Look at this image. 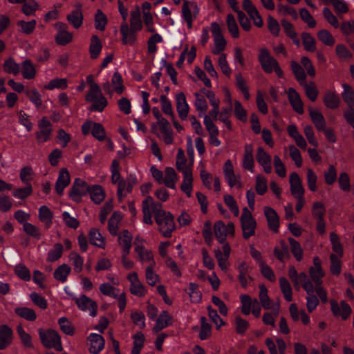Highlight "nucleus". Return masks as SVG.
I'll list each match as a JSON object with an SVG mask.
<instances>
[{
  "label": "nucleus",
  "instance_id": "obj_1",
  "mask_svg": "<svg viewBox=\"0 0 354 354\" xmlns=\"http://www.w3.org/2000/svg\"><path fill=\"white\" fill-rule=\"evenodd\" d=\"M39 336L43 346L47 348H54L57 351H62L63 346L59 333L53 329H38Z\"/></svg>",
  "mask_w": 354,
  "mask_h": 354
},
{
  "label": "nucleus",
  "instance_id": "obj_2",
  "mask_svg": "<svg viewBox=\"0 0 354 354\" xmlns=\"http://www.w3.org/2000/svg\"><path fill=\"white\" fill-rule=\"evenodd\" d=\"M240 220L243 231V237L245 239H248L255 234L257 222L248 207H245L243 209Z\"/></svg>",
  "mask_w": 354,
  "mask_h": 354
},
{
  "label": "nucleus",
  "instance_id": "obj_3",
  "mask_svg": "<svg viewBox=\"0 0 354 354\" xmlns=\"http://www.w3.org/2000/svg\"><path fill=\"white\" fill-rule=\"evenodd\" d=\"M156 223L158 225V230L166 238L171 236V232L175 230L174 217L167 212L162 217L156 218Z\"/></svg>",
  "mask_w": 354,
  "mask_h": 354
},
{
  "label": "nucleus",
  "instance_id": "obj_4",
  "mask_svg": "<svg viewBox=\"0 0 354 354\" xmlns=\"http://www.w3.org/2000/svg\"><path fill=\"white\" fill-rule=\"evenodd\" d=\"M88 191L89 186L86 182L77 178L75 179L68 195L73 201L78 203L81 201L82 197L86 196Z\"/></svg>",
  "mask_w": 354,
  "mask_h": 354
},
{
  "label": "nucleus",
  "instance_id": "obj_5",
  "mask_svg": "<svg viewBox=\"0 0 354 354\" xmlns=\"http://www.w3.org/2000/svg\"><path fill=\"white\" fill-rule=\"evenodd\" d=\"M214 232L218 241L220 243H223L227 234L232 237L234 236V225L233 223H228L225 225L222 221H218L214 225Z\"/></svg>",
  "mask_w": 354,
  "mask_h": 354
},
{
  "label": "nucleus",
  "instance_id": "obj_6",
  "mask_svg": "<svg viewBox=\"0 0 354 354\" xmlns=\"http://www.w3.org/2000/svg\"><path fill=\"white\" fill-rule=\"evenodd\" d=\"M211 30L214 40V48L212 53L217 55L225 49L226 41L223 36L221 28L218 23H212Z\"/></svg>",
  "mask_w": 354,
  "mask_h": 354
},
{
  "label": "nucleus",
  "instance_id": "obj_7",
  "mask_svg": "<svg viewBox=\"0 0 354 354\" xmlns=\"http://www.w3.org/2000/svg\"><path fill=\"white\" fill-rule=\"evenodd\" d=\"M38 127L39 131L35 133L36 139L38 143L41 144L49 140L52 132V126L46 118H43L39 122Z\"/></svg>",
  "mask_w": 354,
  "mask_h": 354
},
{
  "label": "nucleus",
  "instance_id": "obj_8",
  "mask_svg": "<svg viewBox=\"0 0 354 354\" xmlns=\"http://www.w3.org/2000/svg\"><path fill=\"white\" fill-rule=\"evenodd\" d=\"M330 306L333 315L335 317H342L344 320H346L351 314V308L344 301H342L339 306L335 300L332 299L330 300Z\"/></svg>",
  "mask_w": 354,
  "mask_h": 354
},
{
  "label": "nucleus",
  "instance_id": "obj_9",
  "mask_svg": "<svg viewBox=\"0 0 354 354\" xmlns=\"http://www.w3.org/2000/svg\"><path fill=\"white\" fill-rule=\"evenodd\" d=\"M259 61L263 70L267 73H271L273 71V67L278 63L275 58L270 56L268 50L266 48L261 49Z\"/></svg>",
  "mask_w": 354,
  "mask_h": 354
},
{
  "label": "nucleus",
  "instance_id": "obj_10",
  "mask_svg": "<svg viewBox=\"0 0 354 354\" xmlns=\"http://www.w3.org/2000/svg\"><path fill=\"white\" fill-rule=\"evenodd\" d=\"M223 173L225 178L227 181L230 187H233L235 185H238L239 188L241 187L240 177L235 175L234 167L230 160H227L225 162L223 166Z\"/></svg>",
  "mask_w": 354,
  "mask_h": 354
},
{
  "label": "nucleus",
  "instance_id": "obj_11",
  "mask_svg": "<svg viewBox=\"0 0 354 354\" xmlns=\"http://www.w3.org/2000/svg\"><path fill=\"white\" fill-rule=\"evenodd\" d=\"M75 301L80 309L82 310L88 309L91 316L95 317L96 315L97 305L95 301H93L85 295H82L80 298H75Z\"/></svg>",
  "mask_w": 354,
  "mask_h": 354
},
{
  "label": "nucleus",
  "instance_id": "obj_12",
  "mask_svg": "<svg viewBox=\"0 0 354 354\" xmlns=\"http://www.w3.org/2000/svg\"><path fill=\"white\" fill-rule=\"evenodd\" d=\"M128 279L131 282L129 288L131 293L139 297H143L146 293V289L139 281L137 273H130L128 275Z\"/></svg>",
  "mask_w": 354,
  "mask_h": 354
},
{
  "label": "nucleus",
  "instance_id": "obj_13",
  "mask_svg": "<svg viewBox=\"0 0 354 354\" xmlns=\"http://www.w3.org/2000/svg\"><path fill=\"white\" fill-rule=\"evenodd\" d=\"M290 192L294 197L304 196V189L301 184V180L296 172L290 175Z\"/></svg>",
  "mask_w": 354,
  "mask_h": 354
},
{
  "label": "nucleus",
  "instance_id": "obj_14",
  "mask_svg": "<svg viewBox=\"0 0 354 354\" xmlns=\"http://www.w3.org/2000/svg\"><path fill=\"white\" fill-rule=\"evenodd\" d=\"M71 182L70 174L67 169L62 168L60 169L58 178L55 183V190L58 195L63 194L64 189Z\"/></svg>",
  "mask_w": 354,
  "mask_h": 354
},
{
  "label": "nucleus",
  "instance_id": "obj_15",
  "mask_svg": "<svg viewBox=\"0 0 354 354\" xmlns=\"http://www.w3.org/2000/svg\"><path fill=\"white\" fill-rule=\"evenodd\" d=\"M13 332L8 325H0V350L6 349L12 341Z\"/></svg>",
  "mask_w": 354,
  "mask_h": 354
},
{
  "label": "nucleus",
  "instance_id": "obj_16",
  "mask_svg": "<svg viewBox=\"0 0 354 354\" xmlns=\"http://www.w3.org/2000/svg\"><path fill=\"white\" fill-rule=\"evenodd\" d=\"M90 342L89 351L93 354H98L104 346L105 341L100 335L91 333L88 337Z\"/></svg>",
  "mask_w": 354,
  "mask_h": 354
},
{
  "label": "nucleus",
  "instance_id": "obj_17",
  "mask_svg": "<svg viewBox=\"0 0 354 354\" xmlns=\"http://www.w3.org/2000/svg\"><path fill=\"white\" fill-rule=\"evenodd\" d=\"M264 214L266 217L269 228L274 232L279 231V218L275 210L270 207H265Z\"/></svg>",
  "mask_w": 354,
  "mask_h": 354
},
{
  "label": "nucleus",
  "instance_id": "obj_18",
  "mask_svg": "<svg viewBox=\"0 0 354 354\" xmlns=\"http://www.w3.org/2000/svg\"><path fill=\"white\" fill-rule=\"evenodd\" d=\"M256 158L259 164L263 167V171L266 174L271 173V156L262 147L258 148Z\"/></svg>",
  "mask_w": 354,
  "mask_h": 354
},
{
  "label": "nucleus",
  "instance_id": "obj_19",
  "mask_svg": "<svg viewBox=\"0 0 354 354\" xmlns=\"http://www.w3.org/2000/svg\"><path fill=\"white\" fill-rule=\"evenodd\" d=\"M288 97L292 109L299 114L304 113L303 103L299 93L293 88H289Z\"/></svg>",
  "mask_w": 354,
  "mask_h": 354
},
{
  "label": "nucleus",
  "instance_id": "obj_20",
  "mask_svg": "<svg viewBox=\"0 0 354 354\" xmlns=\"http://www.w3.org/2000/svg\"><path fill=\"white\" fill-rule=\"evenodd\" d=\"M176 109L181 120H185L189 113V106L186 97L183 92L178 93L176 96Z\"/></svg>",
  "mask_w": 354,
  "mask_h": 354
},
{
  "label": "nucleus",
  "instance_id": "obj_21",
  "mask_svg": "<svg viewBox=\"0 0 354 354\" xmlns=\"http://www.w3.org/2000/svg\"><path fill=\"white\" fill-rule=\"evenodd\" d=\"M120 32L122 34V41L123 44L133 45L136 39V32L133 31L129 27L126 22H123L120 26Z\"/></svg>",
  "mask_w": 354,
  "mask_h": 354
},
{
  "label": "nucleus",
  "instance_id": "obj_22",
  "mask_svg": "<svg viewBox=\"0 0 354 354\" xmlns=\"http://www.w3.org/2000/svg\"><path fill=\"white\" fill-rule=\"evenodd\" d=\"M68 21L76 29L82 26L83 14L80 4L76 5V9L73 10L66 17Z\"/></svg>",
  "mask_w": 354,
  "mask_h": 354
},
{
  "label": "nucleus",
  "instance_id": "obj_23",
  "mask_svg": "<svg viewBox=\"0 0 354 354\" xmlns=\"http://www.w3.org/2000/svg\"><path fill=\"white\" fill-rule=\"evenodd\" d=\"M171 317L169 315V313L167 310H163L156 319L153 330L155 333H158L171 324Z\"/></svg>",
  "mask_w": 354,
  "mask_h": 354
},
{
  "label": "nucleus",
  "instance_id": "obj_24",
  "mask_svg": "<svg viewBox=\"0 0 354 354\" xmlns=\"http://www.w3.org/2000/svg\"><path fill=\"white\" fill-rule=\"evenodd\" d=\"M308 111L309 115L316 129L319 131L324 130L326 121L322 113L318 111L314 110L311 107L309 108Z\"/></svg>",
  "mask_w": 354,
  "mask_h": 354
},
{
  "label": "nucleus",
  "instance_id": "obj_25",
  "mask_svg": "<svg viewBox=\"0 0 354 354\" xmlns=\"http://www.w3.org/2000/svg\"><path fill=\"white\" fill-rule=\"evenodd\" d=\"M102 48V45L99 37L93 35L91 38V43L89 45V53L91 58L95 59L98 57Z\"/></svg>",
  "mask_w": 354,
  "mask_h": 354
},
{
  "label": "nucleus",
  "instance_id": "obj_26",
  "mask_svg": "<svg viewBox=\"0 0 354 354\" xmlns=\"http://www.w3.org/2000/svg\"><path fill=\"white\" fill-rule=\"evenodd\" d=\"M133 236L128 230H124L122 232V235L119 236V243L122 247V252L126 254H129L131 247V241Z\"/></svg>",
  "mask_w": 354,
  "mask_h": 354
},
{
  "label": "nucleus",
  "instance_id": "obj_27",
  "mask_svg": "<svg viewBox=\"0 0 354 354\" xmlns=\"http://www.w3.org/2000/svg\"><path fill=\"white\" fill-rule=\"evenodd\" d=\"M90 243L98 248L105 247V241L99 230L96 228H91L88 234Z\"/></svg>",
  "mask_w": 354,
  "mask_h": 354
},
{
  "label": "nucleus",
  "instance_id": "obj_28",
  "mask_svg": "<svg viewBox=\"0 0 354 354\" xmlns=\"http://www.w3.org/2000/svg\"><path fill=\"white\" fill-rule=\"evenodd\" d=\"M281 26H283V28H284V31H285L286 35L292 40V42L297 46H300V40L297 37V33L295 30L293 25L290 22H289L285 19L281 20Z\"/></svg>",
  "mask_w": 354,
  "mask_h": 354
},
{
  "label": "nucleus",
  "instance_id": "obj_29",
  "mask_svg": "<svg viewBox=\"0 0 354 354\" xmlns=\"http://www.w3.org/2000/svg\"><path fill=\"white\" fill-rule=\"evenodd\" d=\"M88 193L90 194L91 199L96 204H100L105 197L102 187L97 185L89 187Z\"/></svg>",
  "mask_w": 354,
  "mask_h": 354
},
{
  "label": "nucleus",
  "instance_id": "obj_30",
  "mask_svg": "<svg viewBox=\"0 0 354 354\" xmlns=\"http://www.w3.org/2000/svg\"><path fill=\"white\" fill-rule=\"evenodd\" d=\"M53 214L51 210L46 205H42L39 209V219L48 228L53 223Z\"/></svg>",
  "mask_w": 354,
  "mask_h": 354
},
{
  "label": "nucleus",
  "instance_id": "obj_31",
  "mask_svg": "<svg viewBox=\"0 0 354 354\" xmlns=\"http://www.w3.org/2000/svg\"><path fill=\"white\" fill-rule=\"evenodd\" d=\"M187 159L185 158L184 151L183 149L179 148L176 156V166L178 171L185 174V172H192V169L189 167H187L186 165Z\"/></svg>",
  "mask_w": 354,
  "mask_h": 354
},
{
  "label": "nucleus",
  "instance_id": "obj_32",
  "mask_svg": "<svg viewBox=\"0 0 354 354\" xmlns=\"http://www.w3.org/2000/svg\"><path fill=\"white\" fill-rule=\"evenodd\" d=\"M324 103L327 108L335 109L339 106L340 99L335 93L327 91L324 97Z\"/></svg>",
  "mask_w": 354,
  "mask_h": 354
},
{
  "label": "nucleus",
  "instance_id": "obj_33",
  "mask_svg": "<svg viewBox=\"0 0 354 354\" xmlns=\"http://www.w3.org/2000/svg\"><path fill=\"white\" fill-rule=\"evenodd\" d=\"M15 313L17 315L27 321L32 322L37 319L35 311L28 307H17L15 309Z\"/></svg>",
  "mask_w": 354,
  "mask_h": 354
},
{
  "label": "nucleus",
  "instance_id": "obj_34",
  "mask_svg": "<svg viewBox=\"0 0 354 354\" xmlns=\"http://www.w3.org/2000/svg\"><path fill=\"white\" fill-rule=\"evenodd\" d=\"M178 180L177 174L172 167L165 168V176L163 178V183L169 188L174 189L175 184Z\"/></svg>",
  "mask_w": 354,
  "mask_h": 354
},
{
  "label": "nucleus",
  "instance_id": "obj_35",
  "mask_svg": "<svg viewBox=\"0 0 354 354\" xmlns=\"http://www.w3.org/2000/svg\"><path fill=\"white\" fill-rule=\"evenodd\" d=\"M71 271V269L70 266L64 263L55 269L53 277L57 281L64 283L66 281Z\"/></svg>",
  "mask_w": 354,
  "mask_h": 354
},
{
  "label": "nucleus",
  "instance_id": "obj_36",
  "mask_svg": "<svg viewBox=\"0 0 354 354\" xmlns=\"http://www.w3.org/2000/svg\"><path fill=\"white\" fill-rule=\"evenodd\" d=\"M122 219L121 214L118 212H114L108 221V228L111 234L116 236L118 230V223Z\"/></svg>",
  "mask_w": 354,
  "mask_h": 354
},
{
  "label": "nucleus",
  "instance_id": "obj_37",
  "mask_svg": "<svg viewBox=\"0 0 354 354\" xmlns=\"http://www.w3.org/2000/svg\"><path fill=\"white\" fill-rule=\"evenodd\" d=\"M142 28V21L140 19V12L139 8L137 7L136 10L131 12L130 18V29L133 31L140 30Z\"/></svg>",
  "mask_w": 354,
  "mask_h": 354
},
{
  "label": "nucleus",
  "instance_id": "obj_38",
  "mask_svg": "<svg viewBox=\"0 0 354 354\" xmlns=\"http://www.w3.org/2000/svg\"><path fill=\"white\" fill-rule=\"evenodd\" d=\"M64 247L59 243H57L53 245V248L51 249L47 254V261L54 262L59 259L63 254Z\"/></svg>",
  "mask_w": 354,
  "mask_h": 354
},
{
  "label": "nucleus",
  "instance_id": "obj_39",
  "mask_svg": "<svg viewBox=\"0 0 354 354\" xmlns=\"http://www.w3.org/2000/svg\"><path fill=\"white\" fill-rule=\"evenodd\" d=\"M183 174V182L181 184L180 189L183 192H184L188 197H190L192 195V182H193V176L192 171V172H185Z\"/></svg>",
  "mask_w": 354,
  "mask_h": 354
},
{
  "label": "nucleus",
  "instance_id": "obj_40",
  "mask_svg": "<svg viewBox=\"0 0 354 354\" xmlns=\"http://www.w3.org/2000/svg\"><path fill=\"white\" fill-rule=\"evenodd\" d=\"M344 92L342 94L343 100L348 104L349 108L354 106V91L347 84H343Z\"/></svg>",
  "mask_w": 354,
  "mask_h": 354
},
{
  "label": "nucleus",
  "instance_id": "obj_41",
  "mask_svg": "<svg viewBox=\"0 0 354 354\" xmlns=\"http://www.w3.org/2000/svg\"><path fill=\"white\" fill-rule=\"evenodd\" d=\"M301 39L306 50L309 52H314L316 50L315 39L312 37L310 33L306 32H302Z\"/></svg>",
  "mask_w": 354,
  "mask_h": 354
},
{
  "label": "nucleus",
  "instance_id": "obj_42",
  "mask_svg": "<svg viewBox=\"0 0 354 354\" xmlns=\"http://www.w3.org/2000/svg\"><path fill=\"white\" fill-rule=\"evenodd\" d=\"M291 68L297 80L301 85H303L306 78L304 68L296 61L291 62Z\"/></svg>",
  "mask_w": 354,
  "mask_h": 354
},
{
  "label": "nucleus",
  "instance_id": "obj_43",
  "mask_svg": "<svg viewBox=\"0 0 354 354\" xmlns=\"http://www.w3.org/2000/svg\"><path fill=\"white\" fill-rule=\"evenodd\" d=\"M279 286L284 298L288 301L292 300V291L288 281L283 277L279 278Z\"/></svg>",
  "mask_w": 354,
  "mask_h": 354
},
{
  "label": "nucleus",
  "instance_id": "obj_44",
  "mask_svg": "<svg viewBox=\"0 0 354 354\" xmlns=\"http://www.w3.org/2000/svg\"><path fill=\"white\" fill-rule=\"evenodd\" d=\"M226 24L232 37L234 38H238L239 37V27L233 15L228 14L227 15Z\"/></svg>",
  "mask_w": 354,
  "mask_h": 354
},
{
  "label": "nucleus",
  "instance_id": "obj_45",
  "mask_svg": "<svg viewBox=\"0 0 354 354\" xmlns=\"http://www.w3.org/2000/svg\"><path fill=\"white\" fill-rule=\"evenodd\" d=\"M290 245V250L297 261H300L303 258V250L300 243L293 238H288Z\"/></svg>",
  "mask_w": 354,
  "mask_h": 354
},
{
  "label": "nucleus",
  "instance_id": "obj_46",
  "mask_svg": "<svg viewBox=\"0 0 354 354\" xmlns=\"http://www.w3.org/2000/svg\"><path fill=\"white\" fill-rule=\"evenodd\" d=\"M22 75L24 78L30 80L35 75V69L33 64L29 59H26L22 63Z\"/></svg>",
  "mask_w": 354,
  "mask_h": 354
},
{
  "label": "nucleus",
  "instance_id": "obj_47",
  "mask_svg": "<svg viewBox=\"0 0 354 354\" xmlns=\"http://www.w3.org/2000/svg\"><path fill=\"white\" fill-rule=\"evenodd\" d=\"M133 338L134 339L133 342V347L131 351L132 354H140L141 349L144 346L145 342V335L142 332H138L136 333Z\"/></svg>",
  "mask_w": 354,
  "mask_h": 354
},
{
  "label": "nucleus",
  "instance_id": "obj_48",
  "mask_svg": "<svg viewBox=\"0 0 354 354\" xmlns=\"http://www.w3.org/2000/svg\"><path fill=\"white\" fill-rule=\"evenodd\" d=\"M259 299L261 304L265 309L271 308V300L268 295V290L264 284L259 285Z\"/></svg>",
  "mask_w": 354,
  "mask_h": 354
},
{
  "label": "nucleus",
  "instance_id": "obj_49",
  "mask_svg": "<svg viewBox=\"0 0 354 354\" xmlns=\"http://www.w3.org/2000/svg\"><path fill=\"white\" fill-rule=\"evenodd\" d=\"M60 330L68 335H73L75 333V328L72 323L65 317H61L58 320Z\"/></svg>",
  "mask_w": 354,
  "mask_h": 354
},
{
  "label": "nucleus",
  "instance_id": "obj_50",
  "mask_svg": "<svg viewBox=\"0 0 354 354\" xmlns=\"http://www.w3.org/2000/svg\"><path fill=\"white\" fill-rule=\"evenodd\" d=\"M93 104L88 108L91 111L102 112L108 104V101L103 95L92 101Z\"/></svg>",
  "mask_w": 354,
  "mask_h": 354
},
{
  "label": "nucleus",
  "instance_id": "obj_51",
  "mask_svg": "<svg viewBox=\"0 0 354 354\" xmlns=\"http://www.w3.org/2000/svg\"><path fill=\"white\" fill-rule=\"evenodd\" d=\"M305 88L306 96L312 101L315 102L318 95V90L315 84L313 82H310L309 84L304 82L302 85Z\"/></svg>",
  "mask_w": 354,
  "mask_h": 354
},
{
  "label": "nucleus",
  "instance_id": "obj_52",
  "mask_svg": "<svg viewBox=\"0 0 354 354\" xmlns=\"http://www.w3.org/2000/svg\"><path fill=\"white\" fill-rule=\"evenodd\" d=\"M318 39L325 45L332 46L335 44V40L328 30L323 29L317 32Z\"/></svg>",
  "mask_w": 354,
  "mask_h": 354
},
{
  "label": "nucleus",
  "instance_id": "obj_53",
  "mask_svg": "<svg viewBox=\"0 0 354 354\" xmlns=\"http://www.w3.org/2000/svg\"><path fill=\"white\" fill-rule=\"evenodd\" d=\"M107 24V18L101 10H97L95 15V28L103 31Z\"/></svg>",
  "mask_w": 354,
  "mask_h": 354
},
{
  "label": "nucleus",
  "instance_id": "obj_54",
  "mask_svg": "<svg viewBox=\"0 0 354 354\" xmlns=\"http://www.w3.org/2000/svg\"><path fill=\"white\" fill-rule=\"evenodd\" d=\"M36 24L35 19L30 21H25L24 20L17 21V26L21 28L20 31L26 35H30L34 31Z\"/></svg>",
  "mask_w": 354,
  "mask_h": 354
},
{
  "label": "nucleus",
  "instance_id": "obj_55",
  "mask_svg": "<svg viewBox=\"0 0 354 354\" xmlns=\"http://www.w3.org/2000/svg\"><path fill=\"white\" fill-rule=\"evenodd\" d=\"M206 320L205 317H201V326L199 337L202 340L207 339L211 335L212 326Z\"/></svg>",
  "mask_w": 354,
  "mask_h": 354
},
{
  "label": "nucleus",
  "instance_id": "obj_56",
  "mask_svg": "<svg viewBox=\"0 0 354 354\" xmlns=\"http://www.w3.org/2000/svg\"><path fill=\"white\" fill-rule=\"evenodd\" d=\"M111 83L114 87V91L118 93L122 94L124 90V86L123 85V80L121 75L118 72H115L113 73Z\"/></svg>",
  "mask_w": 354,
  "mask_h": 354
},
{
  "label": "nucleus",
  "instance_id": "obj_57",
  "mask_svg": "<svg viewBox=\"0 0 354 354\" xmlns=\"http://www.w3.org/2000/svg\"><path fill=\"white\" fill-rule=\"evenodd\" d=\"M326 213L324 205L321 202H315L313 203L312 208L313 216L316 220L324 219Z\"/></svg>",
  "mask_w": 354,
  "mask_h": 354
},
{
  "label": "nucleus",
  "instance_id": "obj_58",
  "mask_svg": "<svg viewBox=\"0 0 354 354\" xmlns=\"http://www.w3.org/2000/svg\"><path fill=\"white\" fill-rule=\"evenodd\" d=\"M281 249L275 248L274 250V256L281 261H283L285 257H290L288 246L284 241H280Z\"/></svg>",
  "mask_w": 354,
  "mask_h": 354
},
{
  "label": "nucleus",
  "instance_id": "obj_59",
  "mask_svg": "<svg viewBox=\"0 0 354 354\" xmlns=\"http://www.w3.org/2000/svg\"><path fill=\"white\" fill-rule=\"evenodd\" d=\"M330 272L336 276H338L341 273V261L339 260L337 255L335 254H331L330 255Z\"/></svg>",
  "mask_w": 354,
  "mask_h": 354
},
{
  "label": "nucleus",
  "instance_id": "obj_60",
  "mask_svg": "<svg viewBox=\"0 0 354 354\" xmlns=\"http://www.w3.org/2000/svg\"><path fill=\"white\" fill-rule=\"evenodd\" d=\"M91 133L95 138L100 141H103L106 138L104 128L100 123H93V126L91 129Z\"/></svg>",
  "mask_w": 354,
  "mask_h": 354
},
{
  "label": "nucleus",
  "instance_id": "obj_61",
  "mask_svg": "<svg viewBox=\"0 0 354 354\" xmlns=\"http://www.w3.org/2000/svg\"><path fill=\"white\" fill-rule=\"evenodd\" d=\"M17 332L22 343L24 344V345L26 347H28V348L33 347L30 335L24 330L21 325H18L17 326Z\"/></svg>",
  "mask_w": 354,
  "mask_h": 354
},
{
  "label": "nucleus",
  "instance_id": "obj_62",
  "mask_svg": "<svg viewBox=\"0 0 354 354\" xmlns=\"http://www.w3.org/2000/svg\"><path fill=\"white\" fill-rule=\"evenodd\" d=\"M23 230L28 235L37 239H39L41 236L39 229L30 223H24L23 224Z\"/></svg>",
  "mask_w": 354,
  "mask_h": 354
},
{
  "label": "nucleus",
  "instance_id": "obj_63",
  "mask_svg": "<svg viewBox=\"0 0 354 354\" xmlns=\"http://www.w3.org/2000/svg\"><path fill=\"white\" fill-rule=\"evenodd\" d=\"M194 95L196 97L194 105L197 111L205 113L207 111L208 106L204 96L198 93H196Z\"/></svg>",
  "mask_w": 354,
  "mask_h": 354
},
{
  "label": "nucleus",
  "instance_id": "obj_64",
  "mask_svg": "<svg viewBox=\"0 0 354 354\" xmlns=\"http://www.w3.org/2000/svg\"><path fill=\"white\" fill-rule=\"evenodd\" d=\"M73 39V35L68 31L57 32L55 37V41L57 44L65 46L70 43Z\"/></svg>",
  "mask_w": 354,
  "mask_h": 354
}]
</instances>
